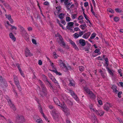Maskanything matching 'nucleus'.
I'll list each match as a JSON object with an SVG mask.
<instances>
[{
  "mask_svg": "<svg viewBox=\"0 0 123 123\" xmlns=\"http://www.w3.org/2000/svg\"><path fill=\"white\" fill-rule=\"evenodd\" d=\"M107 11L111 13H113L114 12V11L111 8H109L107 9Z\"/></svg>",
  "mask_w": 123,
  "mask_h": 123,
  "instance_id": "ea45409f",
  "label": "nucleus"
},
{
  "mask_svg": "<svg viewBox=\"0 0 123 123\" xmlns=\"http://www.w3.org/2000/svg\"><path fill=\"white\" fill-rule=\"evenodd\" d=\"M73 47H74V49L78 51L79 50V49L76 44H75V45L74 46H73Z\"/></svg>",
  "mask_w": 123,
  "mask_h": 123,
  "instance_id": "6e6d98bb",
  "label": "nucleus"
},
{
  "mask_svg": "<svg viewBox=\"0 0 123 123\" xmlns=\"http://www.w3.org/2000/svg\"><path fill=\"white\" fill-rule=\"evenodd\" d=\"M85 91L88 94L87 96L92 99H94L95 98V96L93 93L87 87H84Z\"/></svg>",
  "mask_w": 123,
  "mask_h": 123,
  "instance_id": "f03ea898",
  "label": "nucleus"
},
{
  "mask_svg": "<svg viewBox=\"0 0 123 123\" xmlns=\"http://www.w3.org/2000/svg\"><path fill=\"white\" fill-rule=\"evenodd\" d=\"M83 15L84 17L85 18V19L86 20H87V19H88V17L87 16L85 13L84 12H83Z\"/></svg>",
  "mask_w": 123,
  "mask_h": 123,
  "instance_id": "603ef678",
  "label": "nucleus"
},
{
  "mask_svg": "<svg viewBox=\"0 0 123 123\" xmlns=\"http://www.w3.org/2000/svg\"><path fill=\"white\" fill-rule=\"evenodd\" d=\"M99 72L100 73L101 76L103 78H105L106 75V74L105 72H103V71L101 70H100Z\"/></svg>",
  "mask_w": 123,
  "mask_h": 123,
  "instance_id": "393cba45",
  "label": "nucleus"
},
{
  "mask_svg": "<svg viewBox=\"0 0 123 123\" xmlns=\"http://www.w3.org/2000/svg\"><path fill=\"white\" fill-rule=\"evenodd\" d=\"M69 92L70 93L71 96H72L74 98L76 101H79V99L78 98L77 96L76 95L73 91L71 90H69Z\"/></svg>",
  "mask_w": 123,
  "mask_h": 123,
  "instance_id": "423d86ee",
  "label": "nucleus"
},
{
  "mask_svg": "<svg viewBox=\"0 0 123 123\" xmlns=\"http://www.w3.org/2000/svg\"><path fill=\"white\" fill-rule=\"evenodd\" d=\"M122 93V92H119L118 93V96L119 98H120L121 97V95Z\"/></svg>",
  "mask_w": 123,
  "mask_h": 123,
  "instance_id": "4d7b16f0",
  "label": "nucleus"
},
{
  "mask_svg": "<svg viewBox=\"0 0 123 123\" xmlns=\"http://www.w3.org/2000/svg\"><path fill=\"white\" fill-rule=\"evenodd\" d=\"M79 69L80 71L82 72L84 70V68L82 66H80L79 67Z\"/></svg>",
  "mask_w": 123,
  "mask_h": 123,
  "instance_id": "c03bdc74",
  "label": "nucleus"
},
{
  "mask_svg": "<svg viewBox=\"0 0 123 123\" xmlns=\"http://www.w3.org/2000/svg\"><path fill=\"white\" fill-rule=\"evenodd\" d=\"M56 10L54 12V13L55 15H57L60 11L61 8L60 6H57L56 7Z\"/></svg>",
  "mask_w": 123,
  "mask_h": 123,
  "instance_id": "a211bd4d",
  "label": "nucleus"
},
{
  "mask_svg": "<svg viewBox=\"0 0 123 123\" xmlns=\"http://www.w3.org/2000/svg\"><path fill=\"white\" fill-rule=\"evenodd\" d=\"M52 71L56 73L57 75H60L62 74V73H61L58 72L55 69L53 70Z\"/></svg>",
  "mask_w": 123,
  "mask_h": 123,
  "instance_id": "7c9ffc66",
  "label": "nucleus"
},
{
  "mask_svg": "<svg viewBox=\"0 0 123 123\" xmlns=\"http://www.w3.org/2000/svg\"><path fill=\"white\" fill-rule=\"evenodd\" d=\"M66 20L67 22H69L71 20V19L69 17H67L66 18Z\"/></svg>",
  "mask_w": 123,
  "mask_h": 123,
  "instance_id": "de8ad7c7",
  "label": "nucleus"
},
{
  "mask_svg": "<svg viewBox=\"0 0 123 123\" xmlns=\"http://www.w3.org/2000/svg\"><path fill=\"white\" fill-rule=\"evenodd\" d=\"M62 110L64 112L65 114L66 115H69L70 114V111L68 108L67 107L64 109H63Z\"/></svg>",
  "mask_w": 123,
  "mask_h": 123,
  "instance_id": "2eb2a0df",
  "label": "nucleus"
},
{
  "mask_svg": "<svg viewBox=\"0 0 123 123\" xmlns=\"http://www.w3.org/2000/svg\"><path fill=\"white\" fill-rule=\"evenodd\" d=\"M64 14L62 13H61L59 14L58 17L59 18L61 19H63L64 17Z\"/></svg>",
  "mask_w": 123,
  "mask_h": 123,
  "instance_id": "2f4dec72",
  "label": "nucleus"
},
{
  "mask_svg": "<svg viewBox=\"0 0 123 123\" xmlns=\"http://www.w3.org/2000/svg\"><path fill=\"white\" fill-rule=\"evenodd\" d=\"M79 44L81 46H84L86 44L85 41L84 39H81L79 40Z\"/></svg>",
  "mask_w": 123,
  "mask_h": 123,
  "instance_id": "9d476101",
  "label": "nucleus"
},
{
  "mask_svg": "<svg viewBox=\"0 0 123 123\" xmlns=\"http://www.w3.org/2000/svg\"><path fill=\"white\" fill-rule=\"evenodd\" d=\"M74 23L72 22H68L67 24L66 28L69 30H71L72 28L73 27Z\"/></svg>",
  "mask_w": 123,
  "mask_h": 123,
  "instance_id": "0eeeda50",
  "label": "nucleus"
},
{
  "mask_svg": "<svg viewBox=\"0 0 123 123\" xmlns=\"http://www.w3.org/2000/svg\"><path fill=\"white\" fill-rule=\"evenodd\" d=\"M38 82L41 85L43 90V92L44 93L46 91V89L44 85L43 84L42 82L40 80H38Z\"/></svg>",
  "mask_w": 123,
  "mask_h": 123,
  "instance_id": "9b49d317",
  "label": "nucleus"
},
{
  "mask_svg": "<svg viewBox=\"0 0 123 123\" xmlns=\"http://www.w3.org/2000/svg\"><path fill=\"white\" fill-rule=\"evenodd\" d=\"M5 16L6 18H7L10 21L11 23L12 24L13 22V21L12 18L10 14H6Z\"/></svg>",
  "mask_w": 123,
  "mask_h": 123,
  "instance_id": "dca6fc26",
  "label": "nucleus"
},
{
  "mask_svg": "<svg viewBox=\"0 0 123 123\" xmlns=\"http://www.w3.org/2000/svg\"><path fill=\"white\" fill-rule=\"evenodd\" d=\"M18 27H19L21 29V30L22 32H25L24 28L23 26H22L20 25H18Z\"/></svg>",
  "mask_w": 123,
  "mask_h": 123,
  "instance_id": "c9c22d12",
  "label": "nucleus"
},
{
  "mask_svg": "<svg viewBox=\"0 0 123 123\" xmlns=\"http://www.w3.org/2000/svg\"><path fill=\"white\" fill-rule=\"evenodd\" d=\"M107 70L110 75L113 76L114 75L113 73L114 71L113 70H111L108 67L106 68Z\"/></svg>",
  "mask_w": 123,
  "mask_h": 123,
  "instance_id": "f3484780",
  "label": "nucleus"
},
{
  "mask_svg": "<svg viewBox=\"0 0 123 123\" xmlns=\"http://www.w3.org/2000/svg\"><path fill=\"white\" fill-rule=\"evenodd\" d=\"M74 37L76 39L77 38L79 37V35L77 33H75L74 34Z\"/></svg>",
  "mask_w": 123,
  "mask_h": 123,
  "instance_id": "a18cd8bd",
  "label": "nucleus"
},
{
  "mask_svg": "<svg viewBox=\"0 0 123 123\" xmlns=\"http://www.w3.org/2000/svg\"><path fill=\"white\" fill-rule=\"evenodd\" d=\"M117 120L119 121L120 123H123V122L119 118H117Z\"/></svg>",
  "mask_w": 123,
  "mask_h": 123,
  "instance_id": "69168bd1",
  "label": "nucleus"
},
{
  "mask_svg": "<svg viewBox=\"0 0 123 123\" xmlns=\"http://www.w3.org/2000/svg\"><path fill=\"white\" fill-rule=\"evenodd\" d=\"M59 63L60 67L62 68H63V67H64V66L65 65V64L64 63L63 61L61 60H59Z\"/></svg>",
  "mask_w": 123,
  "mask_h": 123,
  "instance_id": "4be33fe9",
  "label": "nucleus"
},
{
  "mask_svg": "<svg viewBox=\"0 0 123 123\" xmlns=\"http://www.w3.org/2000/svg\"><path fill=\"white\" fill-rule=\"evenodd\" d=\"M87 26L86 24H82L80 25V27L82 30H85Z\"/></svg>",
  "mask_w": 123,
  "mask_h": 123,
  "instance_id": "c756f323",
  "label": "nucleus"
},
{
  "mask_svg": "<svg viewBox=\"0 0 123 123\" xmlns=\"http://www.w3.org/2000/svg\"><path fill=\"white\" fill-rule=\"evenodd\" d=\"M69 42L73 46H74L76 44H75L74 42L72 40H69Z\"/></svg>",
  "mask_w": 123,
  "mask_h": 123,
  "instance_id": "8fccbe9b",
  "label": "nucleus"
},
{
  "mask_svg": "<svg viewBox=\"0 0 123 123\" xmlns=\"http://www.w3.org/2000/svg\"><path fill=\"white\" fill-rule=\"evenodd\" d=\"M98 104L100 105H102L103 104L102 101L101 100H98Z\"/></svg>",
  "mask_w": 123,
  "mask_h": 123,
  "instance_id": "e2e57ef3",
  "label": "nucleus"
},
{
  "mask_svg": "<svg viewBox=\"0 0 123 123\" xmlns=\"http://www.w3.org/2000/svg\"><path fill=\"white\" fill-rule=\"evenodd\" d=\"M89 49V48H86L84 49L85 51H86V52L87 53L88 52Z\"/></svg>",
  "mask_w": 123,
  "mask_h": 123,
  "instance_id": "bf43d9fd",
  "label": "nucleus"
},
{
  "mask_svg": "<svg viewBox=\"0 0 123 123\" xmlns=\"http://www.w3.org/2000/svg\"><path fill=\"white\" fill-rule=\"evenodd\" d=\"M77 17V14H72L71 15V17L73 19H75Z\"/></svg>",
  "mask_w": 123,
  "mask_h": 123,
  "instance_id": "3c124183",
  "label": "nucleus"
},
{
  "mask_svg": "<svg viewBox=\"0 0 123 123\" xmlns=\"http://www.w3.org/2000/svg\"><path fill=\"white\" fill-rule=\"evenodd\" d=\"M111 106L112 105L111 104L106 103L103 105V107L104 109L106 111H108L109 110L110 108L111 107Z\"/></svg>",
  "mask_w": 123,
  "mask_h": 123,
  "instance_id": "39448f33",
  "label": "nucleus"
},
{
  "mask_svg": "<svg viewBox=\"0 0 123 123\" xmlns=\"http://www.w3.org/2000/svg\"><path fill=\"white\" fill-rule=\"evenodd\" d=\"M10 26L11 27L10 28V29L11 30H12L13 29H14L15 30H16L17 29V28L16 27L12 25H10Z\"/></svg>",
  "mask_w": 123,
  "mask_h": 123,
  "instance_id": "f704fd0d",
  "label": "nucleus"
},
{
  "mask_svg": "<svg viewBox=\"0 0 123 123\" xmlns=\"http://www.w3.org/2000/svg\"><path fill=\"white\" fill-rule=\"evenodd\" d=\"M62 70L65 72H67L68 71V68L65 65L64 66V67L62 68Z\"/></svg>",
  "mask_w": 123,
  "mask_h": 123,
  "instance_id": "a19ab883",
  "label": "nucleus"
},
{
  "mask_svg": "<svg viewBox=\"0 0 123 123\" xmlns=\"http://www.w3.org/2000/svg\"><path fill=\"white\" fill-rule=\"evenodd\" d=\"M75 82L73 80H70V83L69 85L70 86H75Z\"/></svg>",
  "mask_w": 123,
  "mask_h": 123,
  "instance_id": "cd10ccee",
  "label": "nucleus"
},
{
  "mask_svg": "<svg viewBox=\"0 0 123 123\" xmlns=\"http://www.w3.org/2000/svg\"><path fill=\"white\" fill-rule=\"evenodd\" d=\"M49 3V2L47 1H45L44 3V5H48Z\"/></svg>",
  "mask_w": 123,
  "mask_h": 123,
  "instance_id": "052dcab7",
  "label": "nucleus"
},
{
  "mask_svg": "<svg viewBox=\"0 0 123 123\" xmlns=\"http://www.w3.org/2000/svg\"><path fill=\"white\" fill-rule=\"evenodd\" d=\"M9 35L10 38H11L12 40L14 41H15L16 40V38L12 33H10L9 34Z\"/></svg>",
  "mask_w": 123,
  "mask_h": 123,
  "instance_id": "a878e982",
  "label": "nucleus"
},
{
  "mask_svg": "<svg viewBox=\"0 0 123 123\" xmlns=\"http://www.w3.org/2000/svg\"><path fill=\"white\" fill-rule=\"evenodd\" d=\"M94 52L96 53H98V55L100 54L101 53L100 51V50L99 49H96L94 51Z\"/></svg>",
  "mask_w": 123,
  "mask_h": 123,
  "instance_id": "e433bc0d",
  "label": "nucleus"
},
{
  "mask_svg": "<svg viewBox=\"0 0 123 123\" xmlns=\"http://www.w3.org/2000/svg\"><path fill=\"white\" fill-rule=\"evenodd\" d=\"M17 86L18 90L20 91L21 90V87L19 85H18V86Z\"/></svg>",
  "mask_w": 123,
  "mask_h": 123,
  "instance_id": "0e129e2a",
  "label": "nucleus"
},
{
  "mask_svg": "<svg viewBox=\"0 0 123 123\" xmlns=\"http://www.w3.org/2000/svg\"><path fill=\"white\" fill-rule=\"evenodd\" d=\"M55 36L56 37H58L59 39H61V40L62 38V36L59 33H57V34H56Z\"/></svg>",
  "mask_w": 123,
  "mask_h": 123,
  "instance_id": "79ce46f5",
  "label": "nucleus"
},
{
  "mask_svg": "<svg viewBox=\"0 0 123 123\" xmlns=\"http://www.w3.org/2000/svg\"><path fill=\"white\" fill-rule=\"evenodd\" d=\"M94 123H97V118H96L95 117H94Z\"/></svg>",
  "mask_w": 123,
  "mask_h": 123,
  "instance_id": "774afa93",
  "label": "nucleus"
},
{
  "mask_svg": "<svg viewBox=\"0 0 123 123\" xmlns=\"http://www.w3.org/2000/svg\"><path fill=\"white\" fill-rule=\"evenodd\" d=\"M90 5H91V12H92V14L93 15H95V13L94 12V11H93L92 6V4L91 3Z\"/></svg>",
  "mask_w": 123,
  "mask_h": 123,
  "instance_id": "37998d69",
  "label": "nucleus"
},
{
  "mask_svg": "<svg viewBox=\"0 0 123 123\" xmlns=\"http://www.w3.org/2000/svg\"><path fill=\"white\" fill-rule=\"evenodd\" d=\"M25 40L27 41H29V38L28 37H25Z\"/></svg>",
  "mask_w": 123,
  "mask_h": 123,
  "instance_id": "338daca9",
  "label": "nucleus"
},
{
  "mask_svg": "<svg viewBox=\"0 0 123 123\" xmlns=\"http://www.w3.org/2000/svg\"><path fill=\"white\" fill-rule=\"evenodd\" d=\"M38 108L40 112L42 114V115L43 116V117L46 120L47 117L44 115V114L43 112V111L42 108L40 106H39Z\"/></svg>",
  "mask_w": 123,
  "mask_h": 123,
  "instance_id": "aec40b11",
  "label": "nucleus"
},
{
  "mask_svg": "<svg viewBox=\"0 0 123 123\" xmlns=\"http://www.w3.org/2000/svg\"><path fill=\"white\" fill-rule=\"evenodd\" d=\"M32 43L33 44H34L35 45L37 44V43L35 40V39H32Z\"/></svg>",
  "mask_w": 123,
  "mask_h": 123,
  "instance_id": "864d4df0",
  "label": "nucleus"
},
{
  "mask_svg": "<svg viewBox=\"0 0 123 123\" xmlns=\"http://www.w3.org/2000/svg\"><path fill=\"white\" fill-rule=\"evenodd\" d=\"M25 56L27 57L28 56H31L32 55L30 53L29 49L26 48L25 50Z\"/></svg>",
  "mask_w": 123,
  "mask_h": 123,
  "instance_id": "1a4fd4ad",
  "label": "nucleus"
},
{
  "mask_svg": "<svg viewBox=\"0 0 123 123\" xmlns=\"http://www.w3.org/2000/svg\"><path fill=\"white\" fill-rule=\"evenodd\" d=\"M7 100L9 105L10 106L11 108L13 110H16V108L13 104L12 103L11 100L8 98V99H7Z\"/></svg>",
  "mask_w": 123,
  "mask_h": 123,
  "instance_id": "7ed1b4c3",
  "label": "nucleus"
},
{
  "mask_svg": "<svg viewBox=\"0 0 123 123\" xmlns=\"http://www.w3.org/2000/svg\"><path fill=\"white\" fill-rule=\"evenodd\" d=\"M69 0H61V2L62 3H64V5H67V4L69 3L68 1Z\"/></svg>",
  "mask_w": 123,
  "mask_h": 123,
  "instance_id": "473e14b6",
  "label": "nucleus"
},
{
  "mask_svg": "<svg viewBox=\"0 0 123 123\" xmlns=\"http://www.w3.org/2000/svg\"><path fill=\"white\" fill-rule=\"evenodd\" d=\"M59 106H61L63 109H65L67 107L66 105L63 103V105L61 103V105Z\"/></svg>",
  "mask_w": 123,
  "mask_h": 123,
  "instance_id": "72a5a7b5",
  "label": "nucleus"
},
{
  "mask_svg": "<svg viewBox=\"0 0 123 123\" xmlns=\"http://www.w3.org/2000/svg\"><path fill=\"white\" fill-rule=\"evenodd\" d=\"M96 34L95 33H93L91 35L90 37L91 39H93L96 36Z\"/></svg>",
  "mask_w": 123,
  "mask_h": 123,
  "instance_id": "4c0bfd02",
  "label": "nucleus"
},
{
  "mask_svg": "<svg viewBox=\"0 0 123 123\" xmlns=\"http://www.w3.org/2000/svg\"><path fill=\"white\" fill-rule=\"evenodd\" d=\"M17 66V67L19 70L20 71V73L21 75L23 77H25V75L23 72L21 70V69L20 68V66L18 64H16Z\"/></svg>",
  "mask_w": 123,
  "mask_h": 123,
  "instance_id": "ddd939ff",
  "label": "nucleus"
},
{
  "mask_svg": "<svg viewBox=\"0 0 123 123\" xmlns=\"http://www.w3.org/2000/svg\"><path fill=\"white\" fill-rule=\"evenodd\" d=\"M72 2H71L68 3L67 5H64L68 8V9H69L70 8V6L72 4Z\"/></svg>",
  "mask_w": 123,
  "mask_h": 123,
  "instance_id": "58836bf2",
  "label": "nucleus"
},
{
  "mask_svg": "<svg viewBox=\"0 0 123 123\" xmlns=\"http://www.w3.org/2000/svg\"><path fill=\"white\" fill-rule=\"evenodd\" d=\"M91 34L90 32H87L84 34L82 36V37L85 39H88Z\"/></svg>",
  "mask_w": 123,
  "mask_h": 123,
  "instance_id": "4468645a",
  "label": "nucleus"
},
{
  "mask_svg": "<svg viewBox=\"0 0 123 123\" xmlns=\"http://www.w3.org/2000/svg\"><path fill=\"white\" fill-rule=\"evenodd\" d=\"M61 39H61H59L60 41L59 42V43H60L61 45H62L65 46V43L63 41V39L62 38V39Z\"/></svg>",
  "mask_w": 123,
  "mask_h": 123,
  "instance_id": "bb28decb",
  "label": "nucleus"
},
{
  "mask_svg": "<svg viewBox=\"0 0 123 123\" xmlns=\"http://www.w3.org/2000/svg\"><path fill=\"white\" fill-rule=\"evenodd\" d=\"M119 19V18L118 17H116L114 18V20L116 22L118 21Z\"/></svg>",
  "mask_w": 123,
  "mask_h": 123,
  "instance_id": "5fc2aeb1",
  "label": "nucleus"
},
{
  "mask_svg": "<svg viewBox=\"0 0 123 123\" xmlns=\"http://www.w3.org/2000/svg\"><path fill=\"white\" fill-rule=\"evenodd\" d=\"M74 31H78L80 30V29L79 28L77 27H76L74 29Z\"/></svg>",
  "mask_w": 123,
  "mask_h": 123,
  "instance_id": "13d9d810",
  "label": "nucleus"
},
{
  "mask_svg": "<svg viewBox=\"0 0 123 123\" xmlns=\"http://www.w3.org/2000/svg\"><path fill=\"white\" fill-rule=\"evenodd\" d=\"M51 80L53 81L55 84V85L57 86L59 88H60L59 85V84L57 82V81L55 79L54 77H52L51 78Z\"/></svg>",
  "mask_w": 123,
  "mask_h": 123,
  "instance_id": "6ab92c4d",
  "label": "nucleus"
},
{
  "mask_svg": "<svg viewBox=\"0 0 123 123\" xmlns=\"http://www.w3.org/2000/svg\"><path fill=\"white\" fill-rule=\"evenodd\" d=\"M105 63L106 64L107 66L108 65V58L107 57L105 58L104 59Z\"/></svg>",
  "mask_w": 123,
  "mask_h": 123,
  "instance_id": "49530a36",
  "label": "nucleus"
},
{
  "mask_svg": "<svg viewBox=\"0 0 123 123\" xmlns=\"http://www.w3.org/2000/svg\"><path fill=\"white\" fill-rule=\"evenodd\" d=\"M89 108L91 111H94L96 113V111H97L94 107L92 104L89 105Z\"/></svg>",
  "mask_w": 123,
  "mask_h": 123,
  "instance_id": "5701e85b",
  "label": "nucleus"
},
{
  "mask_svg": "<svg viewBox=\"0 0 123 123\" xmlns=\"http://www.w3.org/2000/svg\"><path fill=\"white\" fill-rule=\"evenodd\" d=\"M115 10V11L117 12H122V10L119 8H116Z\"/></svg>",
  "mask_w": 123,
  "mask_h": 123,
  "instance_id": "09e8293b",
  "label": "nucleus"
},
{
  "mask_svg": "<svg viewBox=\"0 0 123 123\" xmlns=\"http://www.w3.org/2000/svg\"><path fill=\"white\" fill-rule=\"evenodd\" d=\"M88 5V2H85L84 3V6L86 7Z\"/></svg>",
  "mask_w": 123,
  "mask_h": 123,
  "instance_id": "680f3d73",
  "label": "nucleus"
},
{
  "mask_svg": "<svg viewBox=\"0 0 123 123\" xmlns=\"http://www.w3.org/2000/svg\"><path fill=\"white\" fill-rule=\"evenodd\" d=\"M96 113L98 115H99L100 116H102L104 113V112L102 110H100L98 111V110L96 111Z\"/></svg>",
  "mask_w": 123,
  "mask_h": 123,
  "instance_id": "f8f14e48",
  "label": "nucleus"
},
{
  "mask_svg": "<svg viewBox=\"0 0 123 123\" xmlns=\"http://www.w3.org/2000/svg\"><path fill=\"white\" fill-rule=\"evenodd\" d=\"M54 101L56 104L58 105H60L61 103L58 99L56 97H54Z\"/></svg>",
  "mask_w": 123,
  "mask_h": 123,
  "instance_id": "412c9836",
  "label": "nucleus"
},
{
  "mask_svg": "<svg viewBox=\"0 0 123 123\" xmlns=\"http://www.w3.org/2000/svg\"><path fill=\"white\" fill-rule=\"evenodd\" d=\"M112 88L113 90V92L117 93V92L118 91L117 89L116 86L115 85H113L112 86Z\"/></svg>",
  "mask_w": 123,
  "mask_h": 123,
  "instance_id": "c85d7f7f",
  "label": "nucleus"
},
{
  "mask_svg": "<svg viewBox=\"0 0 123 123\" xmlns=\"http://www.w3.org/2000/svg\"><path fill=\"white\" fill-rule=\"evenodd\" d=\"M50 113L53 118L55 120H58L61 118L60 113L55 109L52 110Z\"/></svg>",
  "mask_w": 123,
  "mask_h": 123,
  "instance_id": "f257e3e1",
  "label": "nucleus"
},
{
  "mask_svg": "<svg viewBox=\"0 0 123 123\" xmlns=\"http://www.w3.org/2000/svg\"><path fill=\"white\" fill-rule=\"evenodd\" d=\"M34 120L37 123H43V121L38 116L35 115L33 117Z\"/></svg>",
  "mask_w": 123,
  "mask_h": 123,
  "instance_id": "20e7f679",
  "label": "nucleus"
},
{
  "mask_svg": "<svg viewBox=\"0 0 123 123\" xmlns=\"http://www.w3.org/2000/svg\"><path fill=\"white\" fill-rule=\"evenodd\" d=\"M14 79L15 83L16 86H18V85H19V82L17 80V77H15V76H14Z\"/></svg>",
  "mask_w": 123,
  "mask_h": 123,
  "instance_id": "b1692460",
  "label": "nucleus"
},
{
  "mask_svg": "<svg viewBox=\"0 0 123 123\" xmlns=\"http://www.w3.org/2000/svg\"><path fill=\"white\" fill-rule=\"evenodd\" d=\"M84 18L82 15H81L79 16L77 18L78 21H79L78 23L80 24L84 23L85 22L83 19Z\"/></svg>",
  "mask_w": 123,
  "mask_h": 123,
  "instance_id": "6e6552de",
  "label": "nucleus"
}]
</instances>
